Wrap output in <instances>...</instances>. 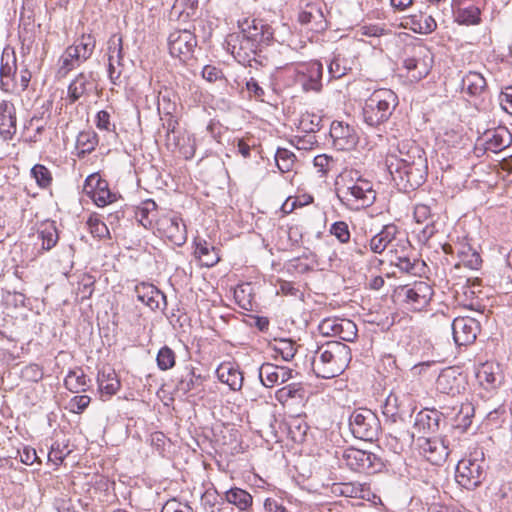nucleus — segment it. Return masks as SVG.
<instances>
[{
  "mask_svg": "<svg viewBox=\"0 0 512 512\" xmlns=\"http://www.w3.org/2000/svg\"><path fill=\"white\" fill-rule=\"evenodd\" d=\"M386 167L399 190L410 192L420 187L428 174L425 151L414 141L405 140L386 156Z\"/></svg>",
  "mask_w": 512,
  "mask_h": 512,
  "instance_id": "nucleus-1",
  "label": "nucleus"
},
{
  "mask_svg": "<svg viewBox=\"0 0 512 512\" xmlns=\"http://www.w3.org/2000/svg\"><path fill=\"white\" fill-rule=\"evenodd\" d=\"M351 361L348 345L331 341L318 347L311 361L312 370L319 378L330 379L340 375Z\"/></svg>",
  "mask_w": 512,
  "mask_h": 512,
  "instance_id": "nucleus-2",
  "label": "nucleus"
},
{
  "mask_svg": "<svg viewBox=\"0 0 512 512\" xmlns=\"http://www.w3.org/2000/svg\"><path fill=\"white\" fill-rule=\"evenodd\" d=\"M337 188V197L342 205L351 211H359L374 204L376 191L371 181L358 175L357 171H349Z\"/></svg>",
  "mask_w": 512,
  "mask_h": 512,
  "instance_id": "nucleus-3",
  "label": "nucleus"
},
{
  "mask_svg": "<svg viewBox=\"0 0 512 512\" xmlns=\"http://www.w3.org/2000/svg\"><path fill=\"white\" fill-rule=\"evenodd\" d=\"M398 105L397 95L390 89L375 90L362 108L364 122L373 128L386 123Z\"/></svg>",
  "mask_w": 512,
  "mask_h": 512,
  "instance_id": "nucleus-4",
  "label": "nucleus"
},
{
  "mask_svg": "<svg viewBox=\"0 0 512 512\" xmlns=\"http://www.w3.org/2000/svg\"><path fill=\"white\" fill-rule=\"evenodd\" d=\"M487 468L483 449H475L467 457L458 461L455 473L456 482L467 490H474L485 480Z\"/></svg>",
  "mask_w": 512,
  "mask_h": 512,
  "instance_id": "nucleus-5",
  "label": "nucleus"
},
{
  "mask_svg": "<svg viewBox=\"0 0 512 512\" xmlns=\"http://www.w3.org/2000/svg\"><path fill=\"white\" fill-rule=\"evenodd\" d=\"M443 421V414L436 409H424L419 411L414 419L413 431L403 430L397 432L394 436L396 440L402 441L410 445L416 434L425 436L427 434L436 433L440 428V423Z\"/></svg>",
  "mask_w": 512,
  "mask_h": 512,
  "instance_id": "nucleus-6",
  "label": "nucleus"
},
{
  "mask_svg": "<svg viewBox=\"0 0 512 512\" xmlns=\"http://www.w3.org/2000/svg\"><path fill=\"white\" fill-rule=\"evenodd\" d=\"M349 428L355 438L373 441L377 438L381 426L373 411L367 408H358L349 417Z\"/></svg>",
  "mask_w": 512,
  "mask_h": 512,
  "instance_id": "nucleus-7",
  "label": "nucleus"
},
{
  "mask_svg": "<svg viewBox=\"0 0 512 512\" xmlns=\"http://www.w3.org/2000/svg\"><path fill=\"white\" fill-rule=\"evenodd\" d=\"M342 461L346 467L358 473L374 474L383 467L381 459L376 454L354 447L343 451Z\"/></svg>",
  "mask_w": 512,
  "mask_h": 512,
  "instance_id": "nucleus-8",
  "label": "nucleus"
},
{
  "mask_svg": "<svg viewBox=\"0 0 512 512\" xmlns=\"http://www.w3.org/2000/svg\"><path fill=\"white\" fill-rule=\"evenodd\" d=\"M433 294L432 286L425 281H418L413 285H405L397 290V296L402 298L403 303L414 311L425 309L429 305Z\"/></svg>",
  "mask_w": 512,
  "mask_h": 512,
  "instance_id": "nucleus-9",
  "label": "nucleus"
},
{
  "mask_svg": "<svg viewBox=\"0 0 512 512\" xmlns=\"http://www.w3.org/2000/svg\"><path fill=\"white\" fill-rule=\"evenodd\" d=\"M228 50L235 60L243 66H252V62L261 63L258 58L261 55L260 48L256 47L241 32L237 35H230L227 40Z\"/></svg>",
  "mask_w": 512,
  "mask_h": 512,
  "instance_id": "nucleus-10",
  "label": "nucleus"
},
{
  "mask_svg": "<svg viewBox=\"0 0 512 512\" xmlns=\"http://www.w3.org/2000/svg\"><path fill=\"white\" fill-rule=\"evenodd\" d=\"M239 26L240 32L261 51L274 41V29L262 19H245Z\"/></svg>",
  "mask_w": 512,
  "mask_h": 512,
  "instance_id": "nucleus-11",
  "label": "nucleus"
},
{
  "mask_svg": "<svg viewBox=\"0 0 512 512\" xmlns=\"http://www.w3.org/2000/svg\"><path fill=\"white\" fill-rule=\"evenodd\" d=\"M319 332L324 336L338 337L346 342H353L357 337L356 324L347 318L328 317L323 319L319 326Z\"/></svg>",
  "mask_w": 512,
  "mask_h": 512,
  "instance_id": "nucleus-12",
  "label": "nucleus"
},
{
  "mask_svg": "<svg viewBox=\"0 0 512 512\" xmlns=\"http://www.w3.org/2000/svg\"><path fill=\"white\" fill-rule=\"evenodd\" d=\"M160 234L176 246H182L187 240V230L182 219L176 213H167L157 220Z\"/></svg>",
  "mask_w": 512,
  "mask_h": 512,
  "instance_id": "nucleus-13",
  "label": "nucleus"
},
{
  "mask_svg": "<svg viewBox=\"0 0 512 512\" xmlns=\"http://www.w3.org/2000/svg\"><path fill=\"white\" fill-rule=\"evenodd\" d=\"M197 45L195 35L189 30H176L168 37V46L171 56L187 61L193 55Z\"/></svg>",
  "mask_w": 512,
  "mask_h": 512,
  "instance_id": "nucleus-14",
  "label": "nucleus"
},
{
  "mask_svg": "<svg viewBox=\"0 0 512 512\" xmlns=\"http://www.w3.org/2000/svg\"><path fill=\"white\" fill-rule=\"evenodd\" d=\"M295 81L303 90L318 92L322 88L323 65L319 61L299 64L295 69Z\"/></svg>",
  "mask_w": 512,
  "mask_h": 512,
  "instance_id": "nucleus-15",
  "label": "nucleus"
},
{
  "mask_svg": "<svg viewBox=\"0 0 512 512\" xmlns=\"http://www.w3.org/2000/svg\"><path fill=\"white\" fill-rule=\"evenodd\" d=\"M107 57H108V77L112 84L120 85L122 70L116 68L123 67L124 51H123V37L121 34H112L107 41Z\"/></svg>",
  "mask_w": 512,
  "mask_h": 512,
  "instance_id": "nucleus-16",
  "label": "nucleus"
},
{
  "mask_svg": "<svg viewBox=\"0 0 512 512\" xmlns=\"http://www.w3.org/2000/svg\"><path fill=\"white\" fill-rule=\"evenodd\" d=\"M417 446L419 453L433 465H440L448 457L450 450L442 438L418 436Z\"/></svg>",
  "mask_w": 512,
  "mask_h": 512,
  "instance_id": "nucleus-17",
  "label": "nucleus"
},
{
  "mask_svg": "<svg viewBox=\"0 0 512 512\" xmlns=\"http://www.w3.org/2000/svg\"><path fill=\"white\" fill-rule=\"evenodd\" d=\"M466 377L456 367L443 369L436 379V389L449 396H456L465 390Z\"/></svg>",
  "mask_w": 512,
  "mask_h": 512,
  "instance_id": "nucleus-18",
  "label": "nucleus"
},
{
  "mask_svg": "<svg viewBox=\"0 0 512 512\" xmlns=\"http://www.w3.org/2000/svg\"><path fill=\"white\" fill-rule=\"evenodd\" d=\"M84 190L98 207H105L116 201V195L109 190L108 183L97 174L86 178Z\"/></svg>",
  "mask_w": 512,
  "mask_h": 512,
  "instance_id": "nucleus-19",
  "label": "nucleus"
},
{
  "mask_svg": "<svg viewBox=\"0 0 512 512\" xmlns=\"http://www.w3.org/2000/svg\"><path fill=\"white\" fill-rule=\"evenodd\" d=\"M330 137L335 149L348 151L358 143V135L353 127L341 121H333L330 126Z\"/></svg>",
  "mask_w": 512,
  "mask_h": 512,
  "instance_id": "nucleus-20",
  "label": "nucleus"
},
{
  "mask_svg": "<svg viewBox=\"0 0 512 512\" xmlns=\"http://www.w3.org/2000/svg\"><path fill=\"white\" fill-rule=\"evenodd\" d=\"M451 329L456 345L465 346L475 341L479 323L474 318L458 317L452 321Z\"/></svg>",
  "mask_w": 512,
  "mask_h": 512,
  "instance_id": "nucleus-21",
  "label": "nucleus"
},
{
  "mask_svg": "<svg viewBox=\"0 0 512 512\" xmlns=\"http://www.w3.org/2000/svg\"><path fill=\"white\" fill-rule=\"evenodd\" d=\"M17 60L14 52H3L0 66V88L6 93L17 92Z\"/></svg>",
  "mask_w": 512,
  "mask_h": 512,
  "instance_id": "nucleus-22",
  "label": "nucleus"
},
{
  "mask_svg": "<svg viewBox=\"0 0 512 512\" xmlns=\"http://www.w3.org/2000/svg\"><path fill=\"white\" fill-rule=\"evenodd\" d=\"M258 376L265 387L272 388L291 379L292 370L272 363H263L258 369Z\"/></svg>",
  "mask_w": 512,
  "mask_h": 512,
  "instance_id": "nucleus-23",
  "label": "nucleus"
},
{
  "mask_svg": "<svg viewBox=\"0 0 512 512\" xmlns=\"http://www.w3.org/2000/svg\"><path fill=\"white\" fill-rule=\"evenodd\" d=\"M17 131V117L15 105L8 100L0 101V137L3 141H10Z\"/></svg>",
  "mask_w": 512,
  "mask_h": 512,
  "instance_id": "nucleus-24",
  "label": "nucleus"
},
{
  "mask_svg": "<svg viewBox=\"0 0 512 512\" xmlns=\"http://www.w3.org/2000/svg\"><path fill=\"white\" fill-rule=\"evenodd\" d=\"M135 294L139 301L153 311L165 309L167 306L166 296L152 284L141 283L136 285Z\"/></svg>",
  "mask_w": 512,
  "mask_h": 512,
  "instance_id": "nucleus-25",
  "label": "nucleus"
},
{
  "mask_svg": "<svg viewBox=\"0 0 512 512\" xmlns=\"http://www.w3.org/2000/svg\"><path fill=\"white\" fill-rule=\"evenodd\" d=\"M427 53V50L420 48L413 56L404 59L403 66L411 79L419 81L428 75L430 66L425 61Z\"/></svg>",
  "mask_w": 512,
  "mask_h": 512,
  "instance_id": "nucleus-26",
  "label": "nucleus"
},
{
  "mask_svg": "<svg viewBox=\"0 0 512 512\" xmlns=\"http://www.w3.org/2000/svg\"><path fill=\"white\" fill-rule=\"evenodd\" d=\"M307 393L302 383H291L278 389L275 398L282 405H298L306 400Z\"/></svg>",
  "mask_w": 512,
  "mask_h": 512,
  "instance_id": "nucleus-27",
  "label": "nucleus"
},
{
  "mask_svg": "<svg viewBox=\"0 0 512 512\" xmlns=\"http://www.w3.org/2000/svg\"><path fill=\"white\" fill-rule=\"evenodd\" d=\"M399 233L395 224L383 226L380 232L375 234L369 241V249L375 254H381L385 249L396 240Z\"/></svg>",
  "mask_w": 512,
  "mask_h": 512,
  "instance_id": "nucleus-28",
  "label": "nucleus"
},
{
  "mask_svg": "<svg viewBox=\"0 0 512 512\" xmlns=\"http://www.w3.org/2000/svg\"><path fill=\"white\" fill-rule=\"evenodd\" d=\"M485 149L497 153L508 147L512 142V136L505 127H498L485 132Z\"/></svg>",
  "mask_w": 512,
  "mask_h": 512,
  "instance_id": "nucleus-29",
  "label": "nucleus"
},
{
  "mask_svg": "<svg viewBox=\"0 0 512 512\" xmlns=\"http://www.w3.org/2000/svg\"><path fill=\"white\" fill-rule=\"evenodd\" d=\"M382 414L385 417L386 423L397 424L405 422L406 416L411 417V414L404 411L398 397L390 393L382 405Z\"/></svg>",
  "mask_w": 512,
  "mask_h": 512,
  "instance_id": "nucleus-30",
  "label": "nucleus"
},
{
  "mask_svg": "<svg viewBox=\"0 0 512 512\" xmlns=\"http://www.w3.org/2000/svg\"><path fill=\"white\" fill-rule=\"evenodd\" d=\"M94 88L92 73H79L68 86V97L71 103L76 102Z\"/></svg>",
  "mask_w": 512,
  "mask_h": 512,
  "instance_id": "nucleus-31",
  "label": "nucleus"
},
{
  "mask_svg": "<svg viewBox=\"0 0 512 512\" xmlns=\"http://www.w3.org/2000/svg\"><path fill=\"white\" fill-rule=\"evenodd\" d=\"M476 378L486 390L496 387L499 383V367L492 362H485L476 368Z\"/></svg>",
  "mask_w": 512,
  "mask_h": 512,
  "instance_id": "nucleus-32",
  "label": "nucleus"
},
{
  "mask_svg": "<svg viewBox=\"0 0 512 512\" xmlns=\"http://www.w3.org/2000/svg\"><path fill=\"white\" fill-rule=\"evenodd\" d=\"M97 382L100 392L107 396L116 394L121 387L120 380L115 370L110 367H103L102 370L98 372Z\"/></svg>",
  "mask_w": 512,
  "mask_h": 512,
  "instance_id": "nucleus-33",
  "label": "nucleus"
},
{
  "mask_svg": "<svg viewBox=\"0 0 512 512\" xmlns=\"http://www.w3.org/2000/svg\"><path fill=\"white\" fill-rule=\"evenodd\" d=\"M203 384V377L196 374L193 368H186L176 385L178 392L187 394L192 391L199 392Z\"/></svg>",
  "mask_w": 512,
  "mask_h": 512,
  "instance_id": "nucleus-34",
  "label": "nucleus"
},
{
  "mask_svg": "<svg viewBox=\"0 0 512 512\" xmlns=\"http://www.w3.org/2000/svg\"><path fill=\"white\" fill-rule=\"evenodd\" d=\"M486 87L485 78L478 72L469 71L462 78V91L470 96H480Z\"/></svg>",
  "mask_w": 512,
  "mask_h": 512,
  "instance_id": "nucleus-35",
  "label": "nucleus"
},
{
  "mask_svg": "<svg viewBox=\"0 0 512 512\" xmlns=\"http://www.w3.org/2000/svg\"><path fill=\"white\" fill-rule=\"evenodd\" d=\"M408 23L410 28L419 34H430L437 28L436 20L431 15L422 12L410 15Z\"/></svg>",
  "mask_w": 512,
  "mask_h": 512,
  "instance_id": "nucleus-36",
  "label": "nucleus"
},
{
  "mask_svg": "<svg viewBox=\"0 0 512 512\" xmlns=\"http://www.w3.org/2000/svg\"><path fill=\"white\" fill-rule=\"evenodd\" d=\"M391 264L397 267L401 272L417 276L420 275L424 269L425 263L416 259L410 258L407 255H395L391 260Z\"/></svg>",
  "mask_w": 512,
  "mask_h": 512,
  "instance_id": "nucleus-37",
  "label": "nucleus"
},
{
  "mask_svg": "<svg viewBox=\"0 0 512 512\" xmlns=\"http://www.w3.org/2000/svg\"><path fill=\"white\" fill-rule=\"evenodd\" d=\"M225 500L241 511H247L253 504L252 495L244 489L233 487L225 492Z\"/></svg>",
  "mask_w": 512,
  "mask_h": 512,
  "instance_id": "nucleus-38",
  "label": "nucleus"
},
{
  "mask_svg": "<svg viewBox=\"0 0 512 512\" xmlns=\"http://www.w3.org/2000/svg\"><path fill=\"white\" fill-rule=\"evenodd\" d=\"M38 237L42 240V250H51L59 240L55 222L49 220L43 222L38 229Z\"/></svg>",
  "mask_w": 512,
  "mask_h": 512,
  "instance_id": "nucleus-39",
  "label": "nucleus"
},
{
  "mask_svg": "<svg viewBox=\"0 0 512 512\" xmlns=\"http://www.w3.org/2000/svg\"><path fill=\"white\" fill-rule=\"evenodd\" d=\"M83 62L85 61L82 60V57L77 52V48L69 46L59 59L58 74L64 77Z\"/></svg>",
  "mask_w": 512,
  "mask_h": 512,
  "instance_id": "nucleus-40",
  "label": "nucleus"
},
{
  "mask_svg": "<svg viewBox=\"0 0 512 512\" xmlns=\"http://www.w3.org/2000/svg\"><path fill=\"white\" fill-rule=\"evenodd\" d=\"M89 382L82 368L70 370L64 379L65 387L73 393L86 391Z\"/></svg>",
  "mask_w": 512,
  "mask_h": 512,
  "instance_id": "nucleus-41",
  "label": "nucleus"
},
{
  "mask_svg": "<svg viewBox=\"0 0 512 512\" xmlns=\"http://www.w3.org/2000/svg\"><path fill=\"white\" fill-rule=\"evenodd\" d=\"M98 144L97 135L92 131L80 132L76 139V150L79 158L90 154Z\"/></svg>",
  "mask_w": 512,
  "mask_h": 512,
  "instance_id": "nucleus-42",
  "label": "nucleus"
},
{
  "mask_svg": "<svg viewBox=\"0 0 512 512\" xmlns=\"http://www.w3.org/2000/svg\"><path fill=\"white\" fill-rule=\"evenodd\" d=\"M219 380L226 383L232 390L239 391L243 385L242 373L232 367L221 366L218 370Z\"/></svg>",
  "mask_w": 512,
  "mask_h": 512,
  "instance_id": "nucleus-43",
  "label": "nucleus"
},
{
  "mask_svg": "<svg viewBox=\"0 0 512 512\" xmlns=\"http://www.w3.org/2000/svg\"><path fill=\"white\" fill-rule=\"evenodd\" d=\"M185 138L181 135L180 131L165 133V147L170 151L178 150L186 159L192 158L194 150L192 147L185 148L182 142Z\"/></svg>",
  "mask_w": 512,
  "mask_h": 512,
  "instance_id": "nucleus-44",
  "label": "nucleus"
},
{
  "mask_svg": "<svg viewBox=\"0 0 512 512\" xmlns=\"http://www.w3.org/2000/svg\"><path fill=\"white\" fill-rule=\"evenodd\" d=\"M96 46V39L91 34H83L78 38L71 48H77V52L82 57V60H88L94 52Z\"/></svg>",
  "mask_w": 512,
  "mask_h": 512,
  "instance_id": "nucleus-45",
  "label": "nucleus"
},
{
  "mask_svg": "<svg viewBox=\"0 0 512 512\" xmlns=\"http://www.w3.org/2000/svg\"><path fill=\"white\" fill-rule=\"evenodd\" d=\"M365 488L360 483L346 482L334 485V492L349 498H365Z\"/></svg>",
  "mask_w": 512,
  "mask_h": 512,
  "instance_id": "nucleus-46",
  "label": "nucleus"
},
{
  "mask_svg": "<svg viewBox=\"0 0 512 512\" xmlns=\"http://www.w3.org/2000/svg\"><path fill=\"white\" fill-rule=\"evenodd\" d=\"M456 22L462 25H475L480 22V9L474 5L461 8L455 16Z\"/></svg>",
  "mask_w": 512,
  "mask_h": 512,
  "instance_id": "nucleus-47",
  "label": "nucleus"
},
{
  "mask_svg": "<svg viewBox=\"0 0 512 512\" xmlns=\"http://www.w3.org/2000/svg\"><path fill=\"white\" fill-rule=\"evenodd\" d=\"M321 116L314 113H303L299 120V129L308 134L319 131L322 127Z\"/></svg>",
  "mask_w": 512,
  "mask_h": 512,
  "instance_id": "nucleus-48",
  "label": "nucleus"
},
{
  "mask_svg": "<svg viewBox=\"0 0 512 512\" xmlns=\"http://www.w3.org/2000/svg\"><path fill=\"white\" fill-rule=\"evenodd\" d=\"M296 156L293 152L286 148H278L275 154V161L278 169L282 173L292 171L295 164Z\"/></svg>",
  "mask_w": 512,
  "mask_h": 512,
  "instance_id": "nucleus-49",
  "label": "nucleus"
},
{
  "mask_svg": "<svg viewBox=\"0 0 512 512\" xmlns=\"http://www.w3.org/2000/svg\"><path fill=\"white\" fill-rule=\"evenodd\" d=\"M156 362L158 368L162 371L173 368L176 363L175 352L170 347L163 346L157 353Z\"/></svg>",
  "mask_w": 512,
  "mask_h": 512,
  "instance_id": "nucleus-50",
  "label": "nucleus"
},
{
  "mask_svg": "<svg viewBox=\"0 0 512 512\" xmlns=\"http://www.w3.org/2000/svg\"><path fill=\"white\" fill-rule=\"evenodd\" d=\"M31 175L36 180L37 185L41 188H48L52 183L50 170L42 164L34 165L31 169Z\"/></svg>",
  "mask_w": 512,
  "mask_h": 512,
  "instance_id": "nucleus-51",
  "label": "nucleus"
},
{
  "mask_svg": "<svg viewBox=\"0 0 512 512\" xmlns=\"http://www.w3.org/2000/svg\"><path fill=\"white\" fill-rule=\"evenodd\" d=\"M474 408L470 404L462 405L459 414L456 417L455 428L460 432H466L472 423Z\"/></svg>",
  "mask_w": 512,
  "mask_h": 512,
  "instance_id": "nucleus-52",
  "label": "nucleus"
},
{
  "mask_svg": "<svg viewBox=\"0 0 512 512\" xmlns=\"http://www.w3.org/2000/svg\"><path fill=\"white\" fill-rule=\"evenodd\" d=\"M461 262L465 267L477 270L482 264L480 254L476 251L467 247V250L463 249L460 251Z\"/></svg>",
  "mask_w": 512,
  "mask_h": 512,
  "instance_id": "nucleus-53",
  "label": "nucleus"
},
{
  "mask_svg": "<svg viewBox=\"0 0 512 512\" xmlns=\"http://www.w3.org/2000/svg\"><path fill=\"white\" fill-rule=\"evenodd\" d=\"M329 232L333 236H335L337 238V240L342 244L348 243L350 241L351 234L349 231V226L344 221L334 222L331 225Z\"/></svg>",
  "mask_w": 512,
  "mask_h": 512,
  "instance_id": "nucleus-54",
  "label": "nucleus"
},
{
  "mask_svg": "<svg viewBox=\"0 0 512 512\" xmlns=\"http://www.w3.org/2000/svg\"><path fill=\"white\" fill-rule=\"evenodd\" d=\"M95 278L91 275L84 274L78 282L77 293L81 296L82 300L88 299L92 296L94 291Z\"/></svg>",
  "mask_w": 512,
  "mask_h": 512,
  "instance_id": "nucleus-55",
  "label": "nucleus"
},
{
  "mask_svg": "<svg viewBox=\"0 0 512 512\" xmlns=\"http://www.w3.org/2000/svg\"><path fill=\"white\" fill-rule=\"evenodd\" d=\"M87 225L90 229L91 234L94 237H98V238L109 237V229H108L107 225L103 221H101L99 218L90 216L87 221Z\"/></svg>",
  "mask_w": 512,
  "mask_h": 512,
  "instance_id": "nucleus-56",
  "label": "nucleus"
},
{
  "mask_svg": "<svg viewBox=\"0 0 512 512\" xmlns=\"http://www.w3.org/2000/svg\"><path fill=\"white\" fill-rule=\"evenodd\" d=\"M314 166L321 172L322 175H326L334 164V159L326 154H320L314 157Z\"/></svg>",
  "mask_w": 512,
  "mask_h": 512,
  "instance_id": "nucleus-57",
  "label": "nucleus"
},
{
  "mask_svg": "<svg viewBox=\"0 0 512 512\" xmlns=\"http://www.w3.org/2000/svg\"><path fill=\"white\" fill-rule=\"evenodd\" d=\"M23 377L31 382H38L43 378V370L38 364H29L22 370Z\"/></svg>",
  "mask_w": 512,
  "mask_h": 512,
  "instance_id": "nucleus-58",
  "label": "nucleus"
},
{
  "mask_svg": "<svg viewBox=\"0 0 512 512\" xmlns=\"http://www.w3.org/2000/svg\"><path fill=\"white\" fill-rule=\"evenodd\" d=\"M161 512H192V508L187 503H182L172 498L166 501Z\"/></svg>",
  "mask_w": 512,
  "mask_h": 512,
  "instance_id": "nucleus-59",
  "label": "nucleus"
},
{
  "mask_svg": "<svg viewBox=\"0 0 512 512\" xmlns=\"http://www.w3.org/2000/svg\"><path fill=\"white\" fill-rule=\"evenodd\" d=\"M91 398L87 395L74 396L70 402V410L73 413H82L90 404Z\"/></svg>",
  "mask_w": 512,
  "mask_h": 512,
  "instance_id": "nucleus-60",
  "label": "nucleus"
},
{
  "mask_svg": "<svg viewBox=\"0 0 512 512\" xmlns=\"http://www.w3.org/2000/svg\"><path fill=\"white\" fill-rule=\"evenodd\" d=\"M291 143L299 150H308L317 143V140L313 134L307 133V135L303 137L295 136L294 139L291 140Z\"/></svg>",
  "mask_w": 512,
  "mask_h": 512,
  "instance_id": "nucleus-61",
  "label": "nucleus"
},
{
  "mask_svg": "<svg viewBox=\"0 0 512 512\" xmlns=\"http://www.w3.org/2000/svg\"><path fill=\"white\" fill-rule=\"evenodd\" d=\"M95 123L96 127L100 130L110 132L115 129V125L110 122V114L105 110H101L97 113Z\"/></svg>",
  "mask_w": 512,
  "mask_h": 512,
  "instance_id": "nucleus-62",
  "label": "nucleus"
},
{
  "mask_svg": "<svg viewBox=\"0 0 512 512\" xmlns=\"http://www.w3.org/2000/svg\"><path fill=\"white\" fill-rule=\"evenodd\" d=\"M330 78L339 79L346 74V68L342 65L339 58H333L328 65Z\"/></svg>",
  "mask_w": 512,
  "mask_h": 512,
  "instance_id": "nucleus-63",
  "label": "nucleus"
},
{
  "mask_svg": "<svg viewBox=\"0 0 512 512\" xmlns=\"http://www.w3.org/2000/svg\"><path fill=\"white\" fill-rule=\"evenodd\" d=\"M202 77L209 82H216L224 77L221 69L213 65H206L202 69Z\"/></svg>",
  "mask_w": 512,
  "mask_h": 512,
  "instance_id": "nucleus-64",
  "label": "nucleus"
}]
</instances>
